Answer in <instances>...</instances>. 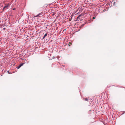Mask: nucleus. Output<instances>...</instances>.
Instances as JSON below:
<instances>
[{
  "label": "nucleus",
  "instance_id": "f257e3e1",
  "mask_svg": "<svg viewBox=\"0 0 125 125\" xmlns=\"http://www.w3.org/2000/svg\"><path fill=\"white\" fill-rule=\"evenodd\" d=\"M25 63H21L19 65L17 66V68L18 69H19L21 66H23L24 64Z\"/></svg>",
  "mask_w": 125,
  "mask_h": 125
},
{
  "label": "nucleus",
  "instance_id": "f03ea898",
  "mask_svg": "<svg viewBox=\"0 0 125 125\" xmlns=\"http://www.w3.org/2000/svg\"><path fill=\"white\" fill-rule=\"evenodd\" d=\"M81 15H82L81 14L79 15L78 16V17H77V19L76 20V21H79L80 19V18L81 17Z\"/></svg>",
  "mask_w": 125,
  "mask_h": 125
},
{
  "label": "nucleus",
  "instance_id": "7ed1b4c3",
  "mask_svg": "<svg viewBox=\"0 0 125 125\" xmlns=\"http://www.w3.org/2000/svg\"><path fill=\"white\" fill-rule=\"evenodd\" d=\"M5 5V6H4V7L3 8V10H4L5 9H7L8 5Z\"/></svg>",
  "mask_w": 125,
  "mask_h": 125
},
{
  "label": "nucleus",
  "instance_id": "20e7f679",
  "mask_svg": "<svg viewBox=\"0 0 125 125\" xmlns=\"http://www.w3.org/2000/svg\"><path fill=\"white\" fill-rule=\"evenodd\" d=\"M86 23V22H84V23L82 24L81 26V27H80V28H82L83 27V26H84V24H85Z\"/></svg>",
  "mask_w": 125,
  "mask_h": 125
},
{
  "label": "nucleus",
  "instance_id": "39448f33",
  "mask_svg": "<svg viewBox=\"0 0 125 125\" xmlns=\"http://www.w3.org/2000/svg\"><path fill=\"white\" fill-rule=\"evenodd\" d=\"M42 12H41V13L38 14L36 16H34V17H38L39 15H41L42 14Z\"/></svg>",
  "mask_w": 125,
  "mask_h": 125
},
{
  "label": "nucleus",
  "instance_id": "423d86ee",
  "mask_svg": "<svg viewBox=\"0 0 125 125\" xmlns=\"http://www.w3.org/2000/svg\"><path fill=\"white\" fill-rule=\"evenodd\" d=\"M85 100L87 101H88V99L87 98H86L84 99Z\"/></svg>",
  "mask_w": 125,
  "mask_h": 125
},
{
  "label": "nucleus",
  "instance_id": "0eeeda50",
  "mask_svg": "<svg viewBox=\"0 0 125 125\" xmlns=\"http://www.w3.org/2000/svg\"><path fill=\"white\" fill-rule=\"evenodd\" d=\"M47 35V33H46L44 35V36L45 37Z\"/></svg>",
  "mask_w": 125,
  "mask_h": 125
},
{
  "label": "nucleus",
  "instance_id": "6e6552de",
  "mask_svg": "<svg viewBox=\"0 0 125 125\" xmlns=\"http://www.w3.org/2000/svg\"><path fill=\"white\" fill-rule=\"evenodd\" d=\"M114 5H115V2H114L113 4Z\"/></svg>",
  "mask_w": 125,
  "mask_h": 125
},
{
  "label": "nucleus",
  "instance_id": "1a4fd4ad",
  "mask_svg": "<svg viewBox=\"0 0 125 125\" xmlns=\"http://www.w3.org/2000/svg\"><path fill=\"white\" fill-rule=\"evenodd\" d=\"M95 18H96V17H93V19H95Z\"/></svg>",
  "mask_w": 125,
  "mask_h": 125
},
{
  "label": "nucleus",
  "instance_id": "9d476101",
  "mask_svg": "<svg viewBox=\"0 0 125 125\" xmlns=\"http://www.w3.org/2000/svg\"><path fill=\"white\" fill-rule=\"evenodd\" d=\"M45 37L44 36L43 37L42 39H44L45 38Z\"/></svg>",
  "mask_w": 125,
  "mask_h": 125
},
{
  "label": "nucleus",
  "instance_id": "9b49d317",
  "mask_svg": "<svg viewBox=\"0 0 125 125\" xmlns=\"http://www.w3.org/2000/svg\"><path fill=\"white\" fill-rule=\"evenodd\" d=\"M12 9L13 10H14L15 9V8H13Z\"/></svg>",
  "mask_w": 125,
  "mask_h": 125
},
{
  "label": "nucleus",
  "instance_id": "f8f14e48",
  "mask_svg": "<svg viewBox=\"0 0 125 125\" xmlns=\"http://www.w3.org/2000/svg\"><path fill=\"white\" fill-rule=\"evenodd\" d=\"M125 113V111H124L123 112V114H124Z\"/></svg>",
  "mask_w": 125,
  "mask_h": 125
},
{
  "label": "nucleus",
  "instance_id": "ddd939ff",
  "mask_svg": "<svg viewBox=\"0 0 125 125\" xmlns=\"http://www.w3.org/2000/svg\"><path fill=\"white\" fill-rule=\"evenodd\" d=\"M5 28H3V30H5Z\"/></svg>",
  "mask_w": 125,
  "mask_h": 125
},
{
  "label": "nucleus",
  "instance_id": "4468645a",
  "mask_svg": "<svg viewBox=\"0 0 125 125\" xmlns=\"http://www.w3.org/2000/svg\"><path fill=\"white\" fill-rule=\"evenodd\" d=\"M8 73H9V71H8Z\"/></svg>",
  "mask_w": 125,
  "mask_h": 125
},
{
  "label": "nucleus",
  "instance_id": "2eb2a0df",
  "mask_svg": "<svg viewBox=\"0 0 125 125\" xmlns=\"http://www.w3.org/2000/svg\"><path fill=\"white\" fill-rule=\"evenodd\" d=\"M54 15V14H53V15Z\"/></svg>",
  "mask_w": 125,
  "mask_h": 125
}]
</instances>
